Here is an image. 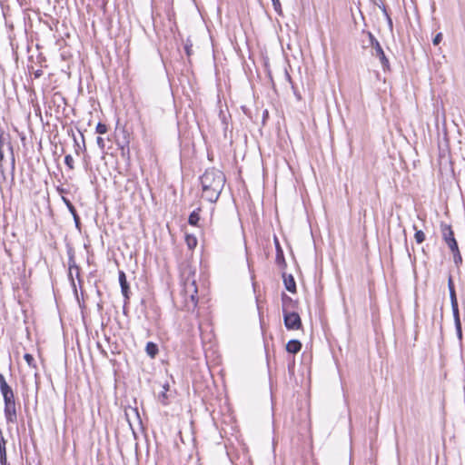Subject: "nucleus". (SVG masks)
I'll return each instance as SVG.
<instances>
[{
	"instance_id": "1",
	"label": "nucleus",
	"mask_w": 465,
	"mask_h": 465,
	"mask_svg": "<svg viewBox=\"0 0 465 465\" xmlns=\"http://www.w3.org/2000/svg\"><path fill=\"white\" fill-rule=\"evenodd\" d=\"M225 175L215 168L207 169L200 177L202 196L210 203H215L225 184Z\"/></svg>"
},
{
	"instance_id": "2",
	"label": "nucleus",
	"mask_w": 465,
	"mask_h": 465,
	"mask_svg": "<svg viewBox=\"0 0 465 465\" xmlns=\"http://www.w3.org/2000/svg\"><path fill=\"white\" fill-rule=\"evenodd\" d=\"M198 289L194 276H188L183 282L182 294L188 308H194L197 304Z\"/></svg>"
},
{
	"instance_id": "3",
	"label": "nucleus",
	"mask_w": 465,
	"mask_h": 465,
	"mask_svg": "<svg viewBox=\"0 0 465 465\" xmlns=\"http://www.w3.org/2000/svg\"><path fill=\"white\" fill-rule=\"evenodd\" d=\"M448 288L450 292V304H451V310L453 313L454 322L457 333L460 338H461V323L460 319V312H459V305H458V300L456 296L455 287L452 281L451 275L449 276L448 279Z\"/></svg>"
},
{
	"instance_id": "4",
	"label": "nucleus",
	"mask_w": 465,
	"mask_h": 465,
	"mask_svg": "<svg viewBox=\"0 0 465 465\" xmlns=\"http://www.w3.org/2000/svg\"><path fill=\"white\" fill-rule=\"evenodd\" d=\"M283 321L288 330H299L302 326L301 317L295 312L283 313Z\"/></svg>"
},
{
	"instance_id": "5",
	"label": "nucleus",
	"mask_w": 465,
	"mask_h": 465,
	"mask_svg": "<svg viewBox=\"0 0 465 465\" xmlns=\"http://www.w3.org/2000/svg\"><path fill=\"white\" fill-rule=\"evenodd\" d=\"M0 391L5 404L15 401V393L12 388L7 384L5 378L2 373H0Z\"/></svg>"
},
{
	"instance_id": "6",
	"label": "nucleus",
	"mask_w": 465,
	"mask_h": 465,
	"mask_svg": "<svg viewBox=\"0 0 465 465\" xmlns=\"http://www.w3.org/2000/svg\"><path fill=\"white\" fill-rule=\"evenodd\" d=\"M371 47L373 49L372 51V55L376 56L379 58L381 64V66L384 70L386 69H389L390 68V63H389V60L388 58L386 57L385 54H384V51L380 44L379 41L373 43L372 45H371Z\"/></svg>"
},
{
	"instance_id": "7",
	"label": "nucleus",
	"mask_w": 465,
	"mask_h": 465,
	"mask_svg": "<svg viewBox=\"0 0 465 465\" xmlns=\"http://www.w3.org/2000/svg\"><path fill=\"white\" fill-rule=\"evenodd\" d=\"M442 234L443 239L448 244L450 251L457 250V248H459L457 241L454 238L453 231L451 230V227L450 225L442 226Z\"/></svg>"
},
{
	"instance_id": "8",
	"label": "nucleus",
	"mask_w": 465,
	"mask_h": 465,
	"mask_svg": "<svg viewBox=\"0 0 465 465\" xmlns=\"http://www.w3.org/2000/svg\"><path fill=\"white\" fill-rule=\"evenodd\" d=\"M116 143H117L119 149L121 150V154L123 156L129 155V153H130V148H129L130 134L127 131H125V130L122 131V139L121 140L118 139L116 141Z\"/></svg>"
},
{
	"instance_id": "9",
	"label": "nucleus",
	"mask_w": 465,
	"mask_h": 465,
	"mask_svg": "<svg viewBox=\"0 0 465 465\" xmlns=\"http://www.w3.org/2000/svg\"><path fill=\"white\" fill-rule=\"evenodd\" d=\"M4 412H5V419L8 422L16 421L17 414H16L15 401L5 403Z\"/></svg>"
},
{
	"instance_id": "10",
	"label": "nucleus",
	"mask_w": 465,
	"mask_h": 465,
	"mask_svg": "<svg viewBox=\"0 0 465 465\" xmlns=\"http://www.w3.org/2000/svg\"><path fill=\"white\" fill-rule=\"evenodd\" d=\"M282 313L293 312L297 307V302L292 300L290 296L285 293L282 295Z\"/></svg>"
},
{
	"instance_id": "11",
	"label": "nucleus",
	"mask_w": 465,
	"mask_h": 465,
	"mask_svg": "<svg viewBox=\"0 0 465 465\" xmlns=\"http://www.w3.org/2000/svg\"><path fill=\"white\" fill-rule=\"evenodd\" d=\"M274 243H275V248H276V263L279 265V266H284L285 265V259H284V254H283V251L280 245V242H279V240L277 239V237H274Z\"/></svg>"
},
{
	"instance_id": "12",
	"label": "nucleus",
	"mask_w": 465,
	"mask_h": 465,
	"mask_svg": "<svg viewBox=\"0 0 465 465\" xmlns=\"http://www.w3.org/2000/svg\"><path fill=\"white\" fill-rule=\"evenodd\" d=\"M119 282L121 285V291L125 299H129V285L126 281V276L124 272H119Z\"/></svg>"
},
{
	"instance_id": "13",
	"label": "nucleus",
	"mask_w": 465,
	"mask_h": 465,
	"mask_svg": "<svg viewBox=\"0 0 465 465\" xmlns=\"http://www.w3.org/2000/svg\"><path fill=\"white\" fill-rule=\"evenodd\" d=\"M302 348V343L298 340H291L286 344V351L290 353H297Z\"/></svg>"
},
{
	"instance_id": "14",
	"label": "nucleus",
	"mask_w": 465,
	"mask_h": 465,
	"mask_svg": "<svg viewBox=\"0 0 465 465\" xmlns=\"http://www.w3.org/2000/svg\"><path fill=\"white\" fill-rule=\"evenodd\" d=\"M283 282L286 290H288L291 292H296V283L292 275H283Z\"/></svg>"
},
{
	"instance_id": "15",
	"label": "nucleus",
	"mask_w": 465,
	"mask_h": 465,
	"mask_svg": "<svg viewBox=\"0 0 465 465\" xmlns=\"http://www.w3.org/2000/svg\"><path fill=\"white\" fill-rule=\"evenodd\" d=\"M6 441L5 438L0 439V463L1 465H6V450H5Z\"/></svg>"
},
{
	"instance_id": "16",
	"label": "nucleus",
	"mask_w": 465,
	"mask_h": 465,
	"mask_svg": "<svg viewBox=\"0 0 465 465\" xmlns=\"http://www.w3.org/2000/svg\"><path fill=\"white\" fill-rule=\"evenodd\" d=\"M145 351L151 358H154L158 353V346L155 343L149 341L145 346Z\"/></svg>"
},
{
	"instance_id": "17",
	"label": "nucleus",
	"mask_w": 465,
	"mask_h": 465,
	"mask_svg": "<svg viewBox=\"0 0 465 465\" xmlns=\"http://www.w3.org/2000/svg\"><path fill=\"white\" fill-rule=\"evenodd\" d=\"M200 209L194 210L190 215L188 219V223L191 225H197L200 220Z\"/></svg>"
},
{
	"instance_id": "18",
	"label": "nucleus",
	"mask_w": 465,
	"mask_h": 465,
	"mask_svg": "<svg viewBox=\"0 0 465 465\" xmlns=\"http://www.w3.org/2000/svg\"><path fill=\"white\" fill-rule=\"evenodd\" d=\"M413 229L415 230L414 238L417 243H422L425 241V234L421 230H418L416 225H413Z\"/></svg>"
},
{
	"instance_id": "19",
	"label": "nucleus",
	"mask_w": 465,
	"mask_h": 465,
	"mask_svg": "<svg viewBox=\"0 0 465 465\" xmlns=\"http://www.w3.org/2000/svg\"><path fill=\"white\" fill-rule=\"evenodd\" d=\"M451 252L453 253V262H454V263L457 266L460 265L462 262V257H461V254L460 252L459 248H457V250H452Z\"/></svg>"
},
{
	"instance_id": "20",
	"label": "nucleus",
	"mask_w": 465,
	"mask_h": 465,
	"mask_svg": "<svg viewBox=\"0 0 465 465\" xmlns=\"http://www.w3.org/2000/svg\"><path fill=\"white\" fill-rule=\"evenodd\" d=\"M186 242H187L188 247H189L190 249H193V248H194V247L196 246V244H197V240H196V238H195V237L188 235V236L186 237Z\"/></svg>"
},
{
	"instance_id": "21",
	"label": "nucleus",
	"mask_w": 465,
	"mask_h": 465,
	"mask_svg": "<svg viewBox=\"0 0 465 465\" xmlns=\"http://www.w3.org/2000/svg\"><path fill=\"white\" fill-rule=\"evenodd\" d=\"M64 163L68 166L69 169H74V158L71 154L65 155Z\"/></svg>"
},
{
	"instance_id": "22",
	"label": "nucleus",
	"mask_w": 465,
	"mask_h": 465,
	"mask_svg": "<svg viewBox=\"0 0 465 465\" xmlns=\"http://www.w3.org/2000/svg\"><path fill=\"white\" fill-rule=\"evenodd\" d=\"M95 130H96V133H98L100 134H104L107 132V126L104 124L98 123Z\"/></svg>"
},
{
	"instance_id": "23",
	"label": "nucleus",
	"mask_w": 465,
	"mask_h": 465,
	"mask_svg": "<svg viewBox=\"0 0 465 465\" xmlns=\"http://www.w3.org/2000/svg\"><path fill=\"white\" fill-rule=\"evenodd\" d=\"M362 34H365L367 35V37H368V40H369V45L368 46H371V45H372L373 43L378 41L375 38V36L371 32L362 31Z\"/></svg>"
},
{
	"instance_id": "24",
	"label": "nucleus",
	"mask_w": 465,
	"mask_h": 465,
	"mask_svg": "<svg viewBox=\"0 0 465 465\" xmlns=\"http://www.w3.org/2000/svg\"><path fill=\"white\" fill-rule=\"evenodd\" d=\"M273 8L279 15L282 14V5L279 0H272Z\"/></svg>"
},
{
	"instance_id": "25",
	"label": "nucleus",
	"mask_w": 465,
	"mask_h": 465,
	"mask_svg": "<svg viewBox=\"0 0 465 465\" xmlns=\"http://www.w3.org/2000/svg\"><path fill=\"white\" fill-rule=\"evenodd\" d=\"M24 359L29 366H34L35 359H34L33 355H31L29 353H25L24 355Z\"/></svg>"
},
{
	"instance_id": "26",
	"label": "nucleus",
	"mask_w": 465,
	"mask_h": 465,
	"mask_svg": "<svg viewBox=\"0 0 465 465\" xmlns=\"http://www.w3.org/2000/svg\"><path fill=\"white\" fill-rule=\"evenodd\" d=\"M8 149L10 150V153H11V170H12V174L14 175V172H15V156H14V153H13L12 146H9Z\"/></svg>"
},
{
	"instance_id": "27",
	"label": "nucleus",
	"mask_w": 465,
	"mask_h": 465,
	"mask_svg": "<svg viewBox=\"0 0 465 465\" xmlns=\"http://www.w3.org/2000/svg\"><path fill=\"white\" fill-rule=\"evenodd\" d=\"M96 143H97L98 147L100 148V150L102 152H104V147H105L104 140L102 137L98 136L96 138Z\"/></svg>"
},
{
	"instance_id": "28",
	"label": "nucleus",
	"mask_w": 465,
	"mask_h": 465,
	"mask_svg": "<svg viewBox=\"0 0 465 465\" xmlns=\"http://www.w3.org/2000/svg\"><path fill=\"white\" fill-rule=\"evenodd\" d=\"M442 40V34L438 33L432 40L434 45H438Z\"/></svg>"
},
{
	"instance_id": "29",
	"label": "nucleus",
	"mask_w": 465,
	"mask_h": 465,
	"mask_svg": "<svg viewBox=\"0 0 465 465\" xmlns=\"http://www.w3.org/2000/svg\"><path fill=\"white\" fill-rule=\"evenodd\" d=\"M382 12L385 15V16L387 17L389 26L391 28H392V21H391V17L389 16L385 6L382 7Z\"/></svg>"
},
{
	"instance_id": "30",
	"label": "nucleus",
	"mask_w": 465,
	"mask_h": 465,
	"mask_svg": "<svg viewBox=\"0 0 465 465\" xmlns=\"http://www.w3.org/2000/svg\"><path fill=\"white\" fill-rule=\"evenodd\" d=\"M166 399H167L166 392H165V391H163V392L160 394V396H159V400L161 401V402H162L163 404H164V405H165V404H167V401H166Z\"/></svg>"
},
{
	"instance_id": "31",
	"label": "nucleus",
	"mask_w": 465,
	"mask_h": 465,
	"mask_svg": "<svg viewBox=\"0 0 465 465\" xmlns=\"http://www.w3.org/2000/svg\"><path fill=\"white\" fill-rule=\"evenodd\" d=\"M192 47H193L192 44H190V45L188 43L185 44L184 49H185L186 54L188 56H190L192 54V52H193Z\"/></svg>"
},
{
	"instance_id": "32",
	"label": "nucleus",
	"mask_w": 465,
	"mask_h": 465,
	"mask_svg": "<svg viewBox=\"0 0 465 465\" xmlns=\"http://www.w3.org/2000/svg\"><path fill=\"white\" fill-rule=\"evenodd\" d=\"M3 159H4V153H3V150H2V145L0 144V170H1L2 174L4 175L3 163H2Z\"/></svg>"
},
{
	"instance_id": "33",
	"label": "nucleus",
	"mask_w": 465,
	"mask_h": 465,
	"mask_svg": "<svg viewBox=\"0 0 465 465\" xmlns=\"http://www.w3.org/2000/svg\"><path fill=\"white\" fill-rule=\"evenodd\" d=\"M68 206H69V209L70 211L73 213L74 216V219H75V222L77 223V216L74 213V206L70 203H67Z\"/></svg>"
},
{
	"instance_id": "34",
	"label": "nucleus",
	"mask_w": 465,
	"mask_h": 465,
	"mask_svg": "<svg viewBox=\"0 0 465 465\" xmlns=\"http://www.w3.org/2000/svg\"><path fill=\"white\" fill-rule=\"evenodd\" d=\"M41 74H42V71H40V70H37V71L35 73V77H39V76H41Z\"/></svg>"
},
{
	"instance_id": "35",
	"label": "nucleus",
	"mask_w": 465,
	"mask_h": 465,
	"mask_svg": "<svg viewBox=\"0 0 465 465\" xmlns=\"http://www.w3.org/2000/svg\"><path fill=\"white\" fill-rule=\"evenodd\" d=\"M163 390H164L163 391H165V392H166V391L169 390V385H168V384H165V385L163 386Z\"/></svg>"
}]
</instances>
